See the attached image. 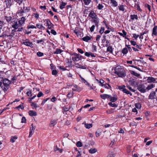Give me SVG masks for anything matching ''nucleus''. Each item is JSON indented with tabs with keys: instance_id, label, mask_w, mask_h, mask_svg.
I'll list each match as a JSON object with an SVG mask.
<instances>
[{
	"instance_id": "1",
	"label": "nucleus",
	"mask_w": 157,
	"mask_h": 157,
	"mask_svg": "<svg viewBox=\"0 0 157 157\" xmlns=\"http://www.w3.org/2000/svg\"><path fill=\"white\" fill-rule=\"evenodd\" d=\"M114 73L119 77L124 78L126 75L125 71L122 67L117 65L115 67Z\"/></svg>"
},
{
	"instance_id": "2",
	"label": "nucleus",
	"mask_w": 157,
	"mask_h": 157,
	"mask_svg": "<svg viewBox=\"0 0 157 157\" xmlns=\"http://www.w3.org/2000/svg\"><path fill=\"white\" fill-rule=\"evenodd\" d=\"M12 22V26L13 28L15 29V30L17 29V31L20 32L22 31L23 30V28L21 27V25L18 23L17 21L15 20L14 21H11Z\"/></svg>"
},
{
	"instance_id": "3",
	"label": "nucleus",
	"mask_w": 157,
	"mask_h": 157,
	"mask_svg": "<svg viewBox=\"0 0 157 157\" xmlns=\"http://www.w3.org/2000/svg\"><path fill=\"white\" fill-rule=\"evenodd\" d=\"M11 82L10 80L6 78L3 79L2 83L4 86H2V88L4 92H6L8 89Z\"/></svg>"
},
{
	"instance_id": "4",
	"label": "nucleus",
	"mask_w": 157,
	"mask_h": 157,
	"mask_svg": "<svg viewBox=\"0 0 157 157\" xmlns=\"http://www.w3.org/2000/svg\"><path fill=\"white\" fill-rule=\"evenodd\" d=\"M137 87L138 90L142 93H144L147 91L145 86L143 84H139Z\"/></svg>"
},
{
	"instance_id": "5",
	"label": "nucleus",
	"mask_w": 157,
	"mask_h": 157,
	"mask_svg": "<svg viewBox=\"0 0 157 157\" xmlns=\"http://www.w3.org/2000/svg\"><path fill=\"white\" fill-rule=\"evenodd\" d=\"M156 94L157 95V88L156 89L155 91H152L150 94L148 98L149 99L153 100L156 98Z\"/></svg>"
},
{
	"instance_id": "6",
	"label": "nucleus",
	"mask_w": 157,
	"mask_h": 157,
	"mask_svg": "<svg viewBox=\"0 0 157 157\" xmlns=\"http://www.w3.org/2000/svg\"><path fill=\"white\" fill-rule=\"evenodd\" d=\"M21 6L19 8L18 11L19 12L21 13H25L28 12L29 10L27 9V7H25L24 4H21Z\"/></svg>"
},
{
	"instance_id": "7",
	"label": "nucleus",
	"mask_w": 157,
	"mask_h": 157,
	"mask_svg": "<svg viewBox=\"0 0 157 157\" xmlns=\"http://www.w3.org/2000/svg\"><path fill=\"white\" fill-rule=\"evenodd\" d=\"M24 44L27 46L30 47L31 48H33V44L32 42H30L28 39L25 40V41L22 43Z\"/></svg>"
},
{
	"instance_id": "8",
	"label": "nucleus",
	"mask_w": 157,
	"mask_h": 157,
	"mask_svg": "<svg viewBox=\"0 0 157 157\" xmlns=\"http://www.w3.org/2000/svg\"><path fill=\"white\" fill-rule=\"evenodd\" d=\"M75 57H72V59L73 61H78L81 59V56L79 54H75Z\"/></svg>"
},
{
	"instance_id": "9",
	"label": "nucleus",
	"mask_w": 157,
	"mask_h": 157,
	"mask_svg": "<svg viewBox=\"0 0 157 157\" xmlns=\"http://www.w3.org/2000/svg\"><path fill=\"white\" fill-rule=\"evenodd\" d=\"M45 21H46V26L49 29H51L53 27V25L52 24L49 20L47 19L45 20Z\"/></svg>"
},
{
	"instance_id": "10",
	"label": "nucleus",
	"mask_w": 157,
	"mask_h": 157,
	"mask_svg": "<svg viewBox=\"0 0 157 157\" xmlns=\"http://www.w3.org/2000/svg\"><path fill=\"white\" fill-rule=\"evenodd\" d=\"M147 82L148 83H151L152 82H155L156 80L155 78L152 77H147Z\"/></svg>"
},
{
	"instance_id": "11",
	"label": "nucleus",
	"mask_w": 157,
	"mask_h": 157,
	"mask_svg": "<svg viewBox=\"0 0 157 157\" xmlns=\"http://www.w3.org/2000/svg\"><path fill=\"white\" fill-rule=\"evenodd\" d=\"M72 90L73 91H80L82 89L80 87L78 86L77 85H74V87L72 88Z\"/></svg>"
},
{
	"instance_id": "12",
	"label": "nucleus",
	"mask_w": 157,
	"mask_h": 157,
	"mask_svg": "<svg viewBox=\"0 0 157 157\" xmlns=\"http://www.w3.org/2000/svg\"><path fill=\"white\" fill-rule=\"evenodd\" d=\"M85 55L88 57L91 56L92 57H95L96 56L91 52H86L85 53Z\"/></svg>"
},
{
	"instance_id": "13",
	"label": "nucleus",
	"mask_w": 157,
	"mask_h": 157,
	"mask_svg": "<svg viewBox=\"0 0 157 157\" xmlns=\"http://www.w3.org/2000/svg\"><path fill=\"white\" fill-rule=\"evenodd\" d=\"M136 80L135 79H133V78H130L129 82V83L132 86H134L135 85L136 83Z\"/></svg>"
},
{
	"instance_id": "14",
	"label": "nucleus",
	"mask_w": 157,
	"mask_h": 157,
	"mask_svg": "<svg viewBox=\"0 0 157 157\" xmlns=\"http://www.w3.org/2000/svg\"><path fill=\"white\" fill-rule=\"evenodd\" d=\"M57 123V121L55 119H52L50 123V127L54 126Z\"/></svg>"
},
{
	"instance_id": "15",
	"label": "nucleus",
	"mask_w": 157,
	"mask_h": 157,
	"mask_svg": "<svg viewBox=\"0 0 157 157\" xmlns=\"http://www.w3.org/2000/svg\"><path fill=\"white\" fill-rule=\"evenodd\" d=\"M89 16L93 18H95L97 15L92 10L89 13Z\"/></svg>"
},
{
	"instance_id": "16",
	"label": "nucleus",
	"mask_w": 157,
	"mask_h": 157,
	"mask_svg": "<svg viewBox=\"0 0 157 157\" xmlns=\"http://www.w3.org/2000/svg\"><path fill=\"white\" fill-rule=\"evenodd\" d=\"M155 86V84H151L149 85L146 88V90H150L151 89L154 88Z\"/></svg>"
},
{
	"instance_id": "17",
	"label": "nucleus",
	"mask_w": 157,
	"mask_h": 157,
	"mask_svg": "<svg viewBox=\"0 0 157 157\" xmlns=\"http://www.w3.org/2000/svg\"><path fill=\"white\" fill-rule=\"evenodd\" d=\"M36 26L38 29L41 30H44L45 29L44 27L43 26L42 24L38 23L36 24Z\"/></svg>"
},
{
	"instance_id": "18",
	"label": "nucleus",
	"mask_w": 157,
	"mask_h": 157,
	"mask_svg": "<svg viewBox=\"0 0 157 157\" xmlns=\"http://www.w3.org/2000/svg\"><path fill=\"white\" fill-rule=\"evenodd\" d=\"M110 2L113 6L117 7L118 6L117 2L115 0H110Z\"/></svg>"
},
{
	"instance_id": "19",
	"label": "nucleus",
	"mask_w": 157,
	"mask_h": 157,
	"mask_svg": "<svg viewBox=\"0 0 157 157\" xmlns=\"http://www.w3.org/2000/svg\"><path fill=\"white\" fill-rule=\"evenodd\" d=\"M129 72L131 75H133L136 77H138L140 75V74L135 72V71H133L129 70Z\"/></svg>"
},
{
	"instance_id": "20",
	"label": "nucleus",
	"mask_w": 157,
	"mask_h": 157,
	"mask_svg": "<svg viewBox=\"0 0 157 157\" xmlns=\"http://www.w3.org/2000/svg\"><path fill=\"white\" fill-rule=\"evenodd\" d=\"M101 86L104 87L105 88L108 89H109L111 88V86L109 84H107L106 83H105V84H102V85H101Z\"/></svg>"
},
{
	"instance_id": "21",
	"label": "nucleus",
	"mask_w": 157,
	"mask_h": 157,
	"mask_svg": "<svg viewBox=\"0 0 157 157\" xmlns=\"http://www.w3.org/2000/svg\"><path fill=\"white\" fill-rule=\"evenodd\" d=\"M118 8L120 11H121L123 12L125 10L124 8V6L123 4V3H122L121 5L118 6Z\"/></svg>"
},
{
	"instance_id": "22",
	"label": "nucleus",
	"mask_w": 157,
	"mask_h": 157,
	"mask_svg": "<svg viewBox=\"0 0 157 157\" xmlns=\"http://www.w3.org/2000/svg\"><path fill=\"white\" fill-rule=\"evenodd\" d=\"M5 2L7 7H10L12 4L11 0H6Z\"/></svg>"
},
{
	"instance_id": "23",
	"label": "nucleus",
	"mask_w": 157,
	"mask_h": 157,
	"mask_svg": "<svg viewBox=\"0 0 157 157\" xmlns=\"http://www.w3.org/2000/svg\"><path fill=\"white\" fill-rule=\"evenodd\" d=\"M113 49L112 47L110 45L108 46L107 48V51L109 52L110 53H112L113 52Z\"/></svg>"
},
{
	"instance_id": "24",
	"label": "nucleus",
	"mask_w": 157,
	"mask_h": 157,
	"mask_svg": "<svg viewBox=\"0 0 157 157\" xmlns=\"http://www.w3.org/2000/svg\"><path fill=\"white\" fill-rule=\"evenodd\" d=\"M29 114L30 116H36L37 115L36 113L33 110L29 111Z\"/></svg>"
},
{
	"instance_id": "25",
	"label": "nucleus",
	"mask_w": 157,
	"mask_h": 157,
	"mask_svg": "<svg viewBox=\"0 0 157 157\" xmlns=\"http://www.w3.org/2000/svg\"><path fill=\"white\" fill-rule=\"evenodd\" d=\"M128 52V50L127 48L125 47L123 48L121 51V52L124 55L126 54Z\"/></svg>"
},
{
	"instance_id": "26",
	"label": "nucleus",
	"mask_w": 157,
	"mask_h": 157,
	"mask_svg": "<svg viewBox=\"0 0 157 157\" xmlns=\"http://www.w3.org/2000/svg\"><path fill=\"white\" fill-rule=\"evenodd\" d=\"M25 21V19L24 17H22L21 19L18 22L19 24L21 25L24 23Z\"/></svg>"
},
{
	"instance_id": "27",
	"label": "nucleus",
	"mask_w": 157,
	"mask_h": 157,
	"mask_svg": "<svg viewBox=\"0 0 157 157\" xmlns=\"http://www.w3.org/2000/svg\"><path fill=\"white\" fill-rule=\"evenodd\" d=\"M130 17L131 19L132 20H134L135 19H136V20H138V17L137 15H130Z\"/></svg>"
},
{
	"instance_id": "28",
	"label": "nucleus",
	"mask_w": 157,
	"mask_h": 157,
	"mask_svg": "<svg viewBox=\"0 0 157 157\" xmlns=\"http://www.w3.org/2000/svg\"><path fill=\"white\" fill-rule=\"evenodd\" d=\"M75 67H77L82 68L83 69H86V67L85 66H82L81 65L78 64V63H75Z\"/></svg>"
},
{
	"instance_id": "29",
	"label": "nucleus",
	"mask_w": 157,
	"mask_h": 157,
	"mask_svg": "<svg viewBox=\"0 0 157 157\" xmlns=\"http://www.w3.org/2000/svg\"><path fill=\"white\" fill-rule=\"evenodd\" d=\"M6 20L8 22L11 21V22L12 23L11 21H14V20L13 19H12V17H5Z\"/></svg>"
},
{
	"instance_id": "30",
	"label": "nucleus",
	"mask_w": 157,
	"mask_h": 157,
	"mask_svg": "<svg viewBox=\"0 0 157 157\" xmlns=\"http://www.w3.org/2000/svg\"><path fill=\"white\" fill-rule=\"evenodd\" d=\"M63 51L59 48H57L56 50V51L54 52V54H60Z\"/></svg>"
},
{
	"instance_id": "31",
	"label": "nucleus",
	"mask_w": 157,
	"mask_h": 157,
	"mask_svg": "<svg viewBox=\"0 0 157 157\" xmlns=\"http://www.w3.org/2000/svg\"><path fill=\"white\" fill-rule=\"evenodd\" d=\"M90 39H91L90 37V36H85V37H83L82 38V39L83 41L87 42L89 40H90Z\"/></svg>"
},
{
	"instance_id": "32",
	"label": "nucleus",
	"mask_w": 157,
	"mask_h": 157,
	"mask_svg": "<svg viewBox=\"0 0 157 157\" xmlns=\"http://www.w3.org/2000/svg\"><path fill=\"white\" fill-rule=\"evenodd\" d=\"M122 91L127 94H130L131 96L132 95V94L128 90H127L126 89H124L123 90H122Z\"/></svg>"
},
{
	"instance_id": "33",
	"label": "nucleus",
	"mask_w": 157,
	"mask_h": 157,
	"mask_svg": "<svg viewBox=\"0 0 157 157\" xmlns=\"http://www.w3.org/2000/svg\"><path fill=\"white\" fill-rule=\"evenodd\" d=\"M97 151V150L95 148H92L89 150V152L91 154H93Z\"/></svg>"
},
{
	"instance_id": "34",
	"label": "nucleus",
	"mask_w": 157,
	"mask_h": 157,
	"mask_svg": "<svg viewBox=\"0 0 157 157\" xmlns=\"http://www.w3.org/2000/svg\"><path fill=\"white\" fill-rule=\"evenodd\" d=\"M135 6L137 10L139 11L140 12H142V10L140 8L139 4H137L136 5V4H135Z\"/></svg>"
},
{
	"instance_id": "35",
	"label": "nucleus",
	"mask_w": 157,
	"mask_h": 157,
	"mask_svg": "<svg viewBox=\"0 0 157 157\" xmlns=\"http://www.w3.org/2000/svg\"><path fill=\"white\" fill-rule=\"evenodd\" d=\"M85 124V127L86 128H90L92 127V124H87V123H85L84 124Z\"/></svg>"
},
{
	"instance_id": "36",
	"label": "nucleus",
	"mask_w": 157,
	"mask_h": 157,
	"mask_svg": "<svg viewBox=\"0 0 157 157\" xmlns=\"http://www.w3.org/2000/svg\"><path fill=\"white\" fill-rule=\"evenodd\" d=\"M17 139V137L16 136H12L10 139V141L11 142L13 143L15 141V140Z\"/></svg>"
},
{
	"instance_id": "37",
	"label": "nucleus",
	"mask_w": 157,
	"mask_h": 157,
	"mask_svg": "<svg viewBox=\"0 0 157 157\" xmlns=\"http://www.w3.org/2000/svg\"><path fill=\"white\" fill-rule=\"evenodd\" d=\"M91 1V0H83V1L85 5H88L90 2Z\"/></svg>"
},
{
	"instance_id": "38",
	"label": "nucleus",
	"mask_w": 157,
	"mask_h": 157,
	"mask_svg": "<svg viewBox=\"0 0 157 157\" xmlns=\"http://www.w3.org/2000/svg\"><path fill=\"white\" fill-rule=\"evenodd\" d=\"M16 31L15 30V29H14V30H13L12 31V32L10 34H9V35H8L7 34V37H9V36H13L14 35V34H13V33H14L15 32H16Z\"/></svg>"
},
{
	"instance_id": "39",
	"label": "nucleus",
	"mask_w": 157,
	"mask_h": 157,
	"mask_svg": "<svg viewBox=\"0 0 157 157\" xmlns=\"http://www.w3.org/2000/svg\"><path fill=\"white\" fill-rule=\"evenodd\" d=\"M109 105L110 106L112 107H116L117 106V104H115V103H112V102H109Z\"/></svg>"
},
{
	"instance_id": "40",
	"label": "nucleus",
	"mask_w": 157,
	"mask_h": 157,
	"mask_svg": "<svg viewBox=\"0 0 157 157\" xmlns=\"http://www.w3.org/2000/svg\"><path fill=\"white\" fill-rule=\"evenodd\" d=\"M31 106H32L35 109L37 107H39V106H37V104L36 103H34L33 102H31Z\"/></svg>"
},
{
	"instance_id": "41",
	"label": "nucleus",
	"mask_w": 157,
	"mask_h": 157,
	"mask_svg": "<svg viewBox=\"0 0 157 157\" xmlns=\"http://www.w3.org/2000/svg\"><path fill=\"white\" fill-rule=\"evenodd\" d=\"M66 3L65 2H62L59 6L60 9H63V8H64V6L66 5Z\"/></svg>"
},
{
	"instance_id": "42",
	"label": "nucleus",
	"mask_w": 157,
	"mask_h": 157,
	"mask_svg": "<svg viewBox=\"0 0 157 157\" xmlns=\"http://www.w3.org/2000/svg\"><path fill=\"white\" fill-rule=\"evenodd\" d=\"M35 129V126H33V124H31V127L30 128V131H31L33 132H34V130Z\"/></svg>"
},
{
	"instance_id": "43",
	"label": "nucleus",
	"mask_w": 157,
	"mask_h": 157,
	"mask_svg": "<svg viewBox=\"0 0 157 157\" xmlns=\"http://www.w3.org/2000/svg\"><path fill=\"white\" fill-rule=\"evenodd\" d=\"M110 101L112 102H114L116 101L117 100V98H115V97H113L112 96H111V98H110Z\"/></svg>"
},
{
	"instance_id": "44",
	"label": "nucleus",
	"mask_w": 157,
	"mask_h": 157,
	"mask_svg": "<svg viewBox=\"0 0 157 157\" xmlns=\"http://www.w3.org/2000/svg\"><path fill=\"white\" fill-rule=\"evenodd\" d=\"M58 73V72L55 69H53L52 70V74L54 75H56Z\"/></svg>"
},
{
	"instance_id": "45",
	"label": "nucleus",
	"mask_w": 157,
	"mask_h": 157,
	"mask_svg": "<svg viewBox=\"0 0 157 157\" xmlns=\"http://www.w3.org/2000/svg\"><path fill=\"white\" fill-rule=\"evenodd\" d=\"M145 7L148 10L149 12L151 11V6L147 4L145 5Z\"/></svg>"
},
{
	"instance_id": "46",
	"label": "nucleus",
	"mask_w": 157,
	"mask_h": 157,
	"mask_svg": "<svg viewBox=\"0 0 157 157\" xmlns=\"http://www.w3.org/2000/svg\"><path fill=\"white\" fill-rule=\"evenodd\" d=\"M76 146L78 147H80L82 146V144L81 142L78 141L77 142L76 144Z\"/></svg>"
},
{
	"instance_id": "47",
	"label": "nucleus",
	"mask_w": 157,
	"mask_h": 157,
	"mask_svg": "<svg viewBox=\"0 0 157 157\" xmlns=\"http://www.w3.org/2000/svg\"><path fill=\"white\" fill-rule=\"evenodd\" d=\"M27 28L29 29H36V27L33 25H29L27 26Z\"/></svg>"
},
{
	"instance_id": "48",
	"label": "nucleus",
	"mask_w": 157,
	"mask_h": 157,
	"mask_svg": "<svg viewBox=\"0 0 157 157\" xmlns=\"http://www.w3.org/2000/svg\"><path fill=\"white\" fill-rule=\"evenodd\" d=\"M130 66L132 67L135 68L137 69V70H138L139 71H142L140 68L137 67V66H134V65H131V66Z\"/></svg>"
},
{
	"instance_id": "49",
	"label": "nucleus",
	"mask_w": 157,
	"mask_h": 157,
	"mask_svg": "<svg viewBox=\"0 0 157 157\" xmlns=\"http://www.w3.org/2000/svg\"><path fill=\"white\" fill-rule=\"evenodd\" d=\"M126 87L130 91L133 92H135V90L132 89V87H130L129 85H127Z\"/></svg>"
},
{
	"instance_id": "50",
	"label": "nucleus",
	"mask_w": 157,
	"mask_h": 157,
	"mask_svg": "<svg viewBox=\"0 0 157 157\" xmlns=\"http://www.w3.org/2000/svg\"><path fill=\"white\" fill-rule=\"evenodd\" d=\"M46 40L44 38L40 40H36V42L37 44H39L40 42H44Z\"/></svg>"
},
{
	"instance_id": "51",
	"label": "nucleus",
	"mask_w": 157,
	"mask_h": 157,
	"mask_svg": "<svg viewBox=\"0 0 157 157\" xmlns=\"http://www.w3.org/2000/svg\"><path fill=\"white\" fill-rule=\"evenodd\" d=\"M73 95V94L71 92H69L67 95V97L69 98H71Z\"/></svg>"
},
{
	"instance_id": "52",
	"label": "nucleus",
	"mask_w": 157,
	"mask_h": 157,
	"mask_svg": "<svg viewBox=\"0 0 157 157\" xmlns=\"http://www.w3.org/2000/svg\"><path fill=\"white\" fill-rule=\"evenodd\" d=\"M119 89L120 90H122L124 89H126L125 86L124 85L119 86Z\"/></svg>"
},
{
	"instance_id": "53",
	"label": "nucleus",
	"mask_w": 157,
	"mask_h": 157,
	"mask_svg": "<svg viewBox=\"0 0 157 157\" xmlns=\"http://www.w3.org/2000/svg\"><path fill=\"white\" fill-rule=\"evenodd\" d=\"M135 106L137 108H140L141 107V104L139 103L135 104Z\"/></svg>"
},
{
	"instance_id": "54",
	"label": "nucleus",
	"mask_w": 157,
	"mask_h": 157,
	"mask_svg": "<svg viewBox=\"0 0 157 157\" xmlns=\"http://www.w3.org/2000/svg\"><path fill=\"white\" fill-rule=\"evenodd\" d=\"M139 36V35H136V34L134 33L133 34V37L135 38V39L137 40V38Z\"/></svg>"
},
{
	"instance_id": "55",
	"label": "nucleus",
	"mask_w": 157,
	"mask_h": 157,
	"mask_svg": "<svg viewBox=\"0 0 157 157\" xmlns=\"http://www.w3.org/2000/svg\"><path fill=\"white\" fill-rule=\"evenodd\" d=\"M104 81L102 79H100V80L99 81V83H100L99 85L100 86L102 85V84H104Z\"/></svg>"
},
{
	"instance_id": "56",
	"label": "nucleus",
	"mask_w": 157,
	"mask_h": 157,
	"mask_svg": "<svg viewBox=\"0 0 157 157\" xmlns=\"http://www.w3.org/2000/svg\"><path fill=\"white\" fill-rule=\"evenodd\" d=\"M130 42L131 44L133 46H135L136 45V42L135 41L131 40L130 41Z\"/></svg>"
},
{
	"instance_id": "57",
	"label": "nucleus",
	"mask_w": 157,
	"mask_h": 157,
	"mask_svg": "<svg viewBox=\"0 0 157 157\" xmlns=\"http://www.w3.org/2000/svg\"><path fill=\"white\" fill-rule=\"evenodd\" d=\"M92 49L93 52H95L97 51L96 46L94 45H93L92 46Z\"/></svg>"
},
{
	"instance_id": "58",
	"label": "nucleus",
	"mask_w": 157,
	"mask_h": 157,
	"mask_svg": "<svg viewBox=\"0 0 157 157\" xmlns=\"http://www.w3.org/2000/svg\"><path fill=\"white\" fill-rule=\"evenodd\" d=\"M105 30V28L104 27H101V29L99 32L100 33L102 34L103 33Z\"/></svg>"
},
{
	"instance_id": "59",
	"label": "nucleus",
	"mask_w": 157,
	"mask_h": 157,
	"mask_svg": "<svg viewBox=\"0 0 157 157\" xmlns=\"http://www.w3.org/2000/svg\"><path fill=\"white\" fill-rule=\"evenodd\" d=\"M63 113H65L69 110V109L67 107H65L63 109Z\"/></svg>"
},
{
	"instance_id": "60",
	"label": "nucleus",
	"mask_w": 157,
	"mask_h": 157,
	"mask_svg": "<svg viewBox=\"0 0 157 157\" xmlns=\"http://www.w3.org/2000/svg\"><path fill=\"white\" fill-rule=\"evenodd\" d=\"M122 33H123V37L125 38L126 36L127 35V33L124 30H123L122 31Z\"/></svg>"
},
{
	"instance_id": "61",
	"label": "nucleus",
	"mask_w": 157,
	"mask_h": 157,
	"mask_svg": "<svg viewBox=\"0 0 157 157\" xmlns=\"http://www.w3.org/2000/svg\"><path fill=\"white\" fill-rule=\"evenodd\" d=\"M101 98L103 99H105L106 98V94H104L100 95Z\"/></svg>"
},
{
	"instance_id": "62",
	"label": "nucleus",
	"mask_w": 157,
	"mask_h": 157,
	"mask_svg": "<svg viewBox=\"0 0 157 157\" xmlns=\"http://www.w3.org/2000/svg\"><path fill=\"white\" fill-rule=\"evenodd\" d=\"M43 94L42 93V92L40 91L39 92L38 94L37 95V96L39 98L43 95Z\"/></svg>"
},
{
	"instance_id": "63",
	"label": "nucleus",
	"mask_w": 157,
	"mask_h": 157,
	"mask_svg": "<svg viewBox=\"0 0 157 157\" xmlns=\"http://www.w3.org/2000/svg\"><path fill=\"white\" fill-rule=\"evenodd\" d=\"M49 99V98H47L43 100L41 103V105H44V104Z\"/></svg>"
},
{
	"instance_id": "64",
	"label": "nucleus",
	"mask_w": 157,
	"mask_h": 157,
	"mask_svg": "<svg viewBox=\"0 0 157 157\" xmlns=\"http://www.w3.org/2000/svg\"><path fill=\"white\" fill-rule=\"evenodd\" d=\"M26 94H27V95L28 96L31 97L32 96V92L30 90L28 91Z\"/></svg>"
}]
</instances>
